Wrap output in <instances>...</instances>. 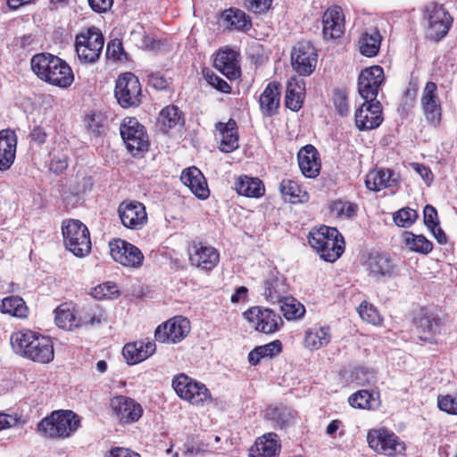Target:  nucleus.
I'll list each match as a JSON object with an SVG mask.
<instances>
[{"label": "nucleus", "mask_w": 457, "mask_h": 457, "mask_svg": "<svg viewBox=\"0 0 457 457\" xmlns=\"http://www.w3.org/2000/svg\"><path fill=\"white\" fill-rule=\"evenodd\" d=\"M11 345L20 356L38 363H49L54 360V344L49 337L30 329H21L11 335Z\"/></svg>", "instance_id": "1"}, {"label": "nucleus", "mask_w": 457, "mask_h": 457, "mask_svg": "<svg viewBox=\"0 0 457 457\" xmlns=\"http://www.w3.org/2000/svg\"><path fill=\"white\" fill-rule=\"evenodd\" d=\"M33 72L42 80L60 87L71 85L74 76L68 63L49 53L35 54L30 61Z\"/></svg>", "instance_id": "2"}, {"label": "nucleus", "mask_w": 457, "mask_h": 457, "mask_svg": "<svg viewBox=\"0 0 457 457\" xmlns=\"http://www.w3.org/2000/svg\"><path fill=\"white\" fill-rule=\"evenodd\" d=\"M80 426V418L70 410L54 411L37 424V430L42 436L53 438L71 436Z\"/></svg>", "instance_id": "3"}, {"label": "nucleus", "mask_w": 457, "mask_h": 457, "mask_svg": "<svg viewBox=\"0 0 457 457\" xmlns=\"http://www.w3.org/2000/svg\"><path fill=\"white\" fill-rule=\"evenodd\" d=\"M62 233L67 250L77 257H84L91 251L90 233L87 227L79 220L62 222Z\"/></svg>", "instance_id": "4"}, {"label": "nucleus", "mask_w": 457, "mask_h": 457, "mask_svg": "<svg viewBox=\"0 0 457 457\" xmlns=\"http://www.w3.org/2000/svg\"><path fill=\"white\" fill-rule=\"evenodd\" d=\"M104 45V38L101 30L94 26L76 36V52L80 62L84 63L96 62L100 57Z\"/></svg>", "instance_id": "5"}, {"label": "nucleus", "mask_w": 457, "mask_h": 457, "mask_svg": "<svg viewBox=\"0 0 457 457\" xmlns=\"http://www.w3.org/2000/svg\"><path fill=\"white\" fill-rule=\"evenodd\" d=\"M172 387L181 399L193 405H204L212 401V395L205 385L184 373L177 375L172 379Z\"/></svg>", "instance_id": "6"}, {"label": "nucleus", "mask_w": 457, "mask_h": 457, "mask_svg": "<svg viewBox=\"0 0 457 457\" xmlns=\"http://www.w3.org/2000/svg\"><path fill=\"white\" fill-rule=\"evenodd\" d=\"M114 96L124 109L139 106L142 103V88L138 78L131 72L120 74L116 79Z\"/></svg>", "instance_id": "7"}, {"label": "nucleus", "mask_w": 457, "mask_h": 457, "mask_svg": "<svg viewBox=\"0 0 457 457\" xmlns=\"http://www.w3.org/2000/svg\"><path fill=\"white\" fill-rule=\"evenodd\" d=\"M424 19L427 22L425 30L427 37L436 42L446 36L453 23V18L449 12L443 5L435 3L426 5Z\"/></svg>", "instance_id": "8"}, {"label": "nucleus", "mask_w": 457, "mask_h": 457, "mask_svg": "<svg viewBox=\"0 0 457 457\" xmlns=\"http://www.w3.org/2000/svg\"><path fill=\"white\" fill-rule=\"evenodd\" d=\"M120 136L128 151L137 156L148 150L149 142L145 127L135 117H127L120 127Z\"/></svg>", "instance_id": "9"}, {"label": "nucleus", "mask_w": 457, "mask_h": 457, "mask_svg": "<svg viewBox=\"0 0 457 457\" xmlns=\"http://www.w3.org/2000/svg\"><path fill=\"white\" fill-rule=\"evenodd\" d=\"M367 441L369 446L379 454L395 456L403 454L406 450L404 442L385 428L370 429L367 435Z\"/></svg>", "instance_id": "10"}, {"label": "nucleus", "mask_w": 457, "mask_h": 457, "mask_svg": "<svg viewBox=\"0 0 457 457\" xmlns=\"http://www.w3.org/2000/svg\"><path fill=\"white\" fill-rule=\"evenodd\" d=\"M384 82L385 74L381 66L374 65L365 68L358 78V92L364 100L375 101Z\"/></svg>", "instance_id": "11"}, {"label": "nucleus", "mask_w": 457, "mask_h": 457, "mask_svg": "<svg viewBox=\"0 0 457 457\" xmlns=\"http://www.w3.org/2000/svg\"><path fill=\"white\" fill-rule=\"evenodd\" d=\"M292 66L301 76H310L315 70L318 54L310 41H301L291 53Z\"/></svg>", "instance_id": "12"}, {"label": "nucleus", "mask_w": 457, "mask_h": 457, "mask_svg": "<svg viewBox=\"0 0 457 457\" xmlns=\"http://www.w3.org/2000/svg\"><path fill=\"white\" fill-rule=\"evenodd\" d=\"M245 320L254 324L257 331L272 334L279 329L284 324L280 315L268 308L254 306L243 313Z\"/></svg>", "instance_id": "13"}, {"label": "nucleus", "mask_w": 457, "mask_h": 457, "mask_svg": "<svg viewBox=\"0 0 457 457\" xmlns=\"http://www.w3.org/2000/svg\"><path fill=\"white\" fill-rule=\"evenodd\" d=\"M189 331V320L182 316H176L159 325L154 331V337L160 343L176 344L182 341Z\"/></svg>", "instance_id": "14"}, {"label": "nucleus", "mask_w": 457, "mask_h": 457, "mask_svg": "<svg viewBox=\"0 0 457 457\" xmlns=\"http://www.w3.org/2000/svg\"><path fill=\"white\" fill-rule=\"evenodd\" d=\"M110 253L113 260L123 266L139 268L143 264L144 255L136 245L120 238L109 243Z\"/></svg>", "instance_id": "15"}, {"label": "nucleus", "mask_w": 457, "mask_h": 457, "mask_svg": "<svg viewBox=\"0 0 457 457\" xmlns=\"http://www.w3.org/2000/svg\"><path fill=\"white\" fill-rule=\"evenodd\" d=\"M420 104L428 124L437 127L441 122L442 106L437 92V86L433 81L426 83L422 92Z\"/></svg>", "instance_id": "16"}, {"label": "nucleus", "mask_w": 457, "mask_h": 457, "mask_svg": "<svg viewBox=\"0 0 457 457\" xmlns=\"http://www.w3.org/2000/svg\"><path fill=\"white\" fill-rule=\"evenodd\" d=\"M187 252L191 265L203 270H212L220 260L219 252L203 242L192 241Z\"/></svg>", "instance_id": "17"}, {"label": "nucleus", "mask_w": 457, "mask_h": 457, "mask_svg": "<svg viewBox=\"0 0 457 457\" xmlns=\"http://www.w3.org/2000/svg\"><path fill=\"white\" fill-rule=\"evenodd\" d=\"M369 277L378 281L389 278L397 274V266L394 260L386 253H370L365 262Z\"/></svg>", "instance_id": "18"}, {"label": "nucleus", "mask_w": 457, "mask_h": 457, "mask_svg": "<svg viewBox=\"0 0 457 457\" xmlns=\"http://www.w3.org/2000/svg\"><path fill=\"white\" fill-rule=\"evenodd\" d=\"M119 217L124 227L139 229L147 221L145 207L137 201H123L118 207Z\"/></svg>", "instance_id": "19"}, {"label": "nucleus", "mask_w": 457, "mask_h": 457, "mask_svg": "<svg viewBox=\"0 0 457 457\" xmlns=\"http://www.w3.org/2000/svg\"><path fill=\"white\" fill-rule=\"evenodd\" d=\"M383 121L382 105L379 101L365 102L355 112V124L360 130L378 128Z\"/></svg>", "instance_id": "20"}, {"label": "nucleus", "mask_w": 457, "mask_h": 457, "mask_svg": "<svg viewBox=\"0 0 457 457\" xmlns=\"http://www.w3.org/2000/svg\"><path fill=\"white\" fill-rule=\"evenodd\" d=\"M286 278L277 269L270 270L263 281L262 295L270 303L282 302L288 295Z\"/></svg>", "instance_id": "21"}, {"label": "nucleus", "mask_w": 457, "mask_h": 457, "mask_svg": "<svg viewBox=\"0 0 457 457\" xmlns=\"http://www.w3.org/2000/svg\"><path fill=\"white\" fill-rule=\"evenodd\" d=\"M111 406L120 421L127 424L137 421L143 415L141 404L125 395L113 397L111 400Z\"/></svg>", "instance_id": "22"}, {"label": "nucleus", "mask_w": 457, "mask_h": 457, "mask_svg": "<svg viewBox=\"0 0 457 457\" xmlns=\"http://www.w3.org/2000/svg\"><path fill=\"white\" fill-rule=\"evenodd\" d=\"M324 38H339L345 31V16L340 6L328 8L323 14Z\"/></svg>", "instance_id": "23"}, {"label": "nucleus", "mask_w": 457, "mask_h": 457, "mask_svg": "<svg viewBox=\"0 0 457 457\" xmlns=\"http://www.w3.org/2000/svg\"><path fill=\"white\" fill-rule=\"evenodd\" d=\"M298 165L302 173L307 178L319 176L321 163L320 154L312 145H306L302 147L297 154Z\"/></svg>", "instance_id": "24"}, {"label": "nucleus", "mask_w": 457, "mask_h": 457, "mask_svg": "<svg viewBox=\"0 0 457 457\" xmlns=\"http://www.w3.org/2000/svg\"><path fill=\"white\" fill-rule=\"evenodd\" d=\"M180 179L197 198L205 200L209 197L210 190L206 179L198 168L192 166L185 169Z\"/></svg>", "instance_id": "25"}, {"label": "nucleus", "mask_w": 457, "mask_h": 457, "mask_svg": "<svg viewBox=\"0 0 457 457\" xmlns=\"http://www.w3.org/2000/svg\"><path fill=\"white\" fill-rule=\"evenodd\" d=\"M281 445L276 433L270 432L259 436L249 450V457H278Z\"/></svg>", "instance_id": "26"}, {"label": "nucleus", "mask_w": 457, "mask_h": 457, "mask_svg": "<svg viewBox=\"0 0 457 457\" xmlns=\"http://www.w3.org/2000/svg\"><path fill=\"white\" fill-rule=\"evenodd\" d=\"M399 181V174L391 169L383 168L370 171L365 179L367 188L376 192L397 186Z\"/></svg>", "instance_id": "27"}, {"label": "nucleus", "mask_w": 457, "mask_h": 457, "mask_svg": "<svg viewBox=\"0 0 457 457\" xmlns=\"http://www.w3.org/2000/svg\"><path fill=\"white\" fill-rule=\"evenodd\" d=\"M17 136L13 130L0 131V170L10 169L15 159Z\"/></svg>", "instance_id": "28"}, {"label": "nucleus", "mask_w": 457, "mask_h": 457, "mask_svg": "<svg viewBox=\"0 0 457 457\" xmlns=\"http://www.w3.org/2000/svg\"><path fill=\"white\" fill-rule=\"evenodd\" d=\"M237 56V52L230 49L219 51L214 58L213 66L228 79H236L241 73Z\"/></svg>", "instance_id": "29"}, {"label": "nucleus", "mask_w": 457, "mask_h": 457, "mask_svg": "<svg viewBox=\"0 0 457 457\" xmlns=\"http://www.w3.org/2000/svg\"><path fill=\"white\" fill-rule=\"evenodd\" d=\"M417 332L420 340L432 342L440 332L441 320L432 312H422L415 318Z\"/></svg>", "instance_id": "30"}, {"label": "nucleus", "mask_w": 457, "mask_h": 457, "mask_svg": "<svg viewBox=\"0 0 457 457\" xmlns=\"http://www.w3.org/2000/svg\"><path fill=\"white\" fill-rule=\"evenodd\" d=\"M156 345L154 342L143 341L126 344L122 349V353L127 363L133 365L141 362L154 353Z\"/></svg>", "instance_id": "31"}, {"label": "nucleus", "mask_w": 457, "mask_h": 457, "mask_svg": "<svg viewBox=\"0 0 457 457\" xmlns=\"http://www.w3.org/2000/svg\"><path fill=\"white\" fill-rule=\"evenodd\" d=\"M345 250V240L339 231L335 228L330 230V236L324 246L320 247L316 252L320 257L326 262L337 261Z\"/></svg>", "instance_id": "32"}, {"label": "nucleus", "mask_w": 457, "mask_h": 457, "mask_svg": "<svg viewBox=\"0 0 457 457\" xmlns=\"http://www.w3.org/2000/svg\"><path fill=\"white\" fill-rule=\"evenodd\" d=\"M280 85L270 82L260 96L259 103L262 112L268 117L277 113L280 101Z\"/></svg>", "instance_id": "33"}, {"label": "nucleus", "mask_w": 457, "mask_h": 457, "mask_svg": "<svg viewBox=\"0 0 457 457\" xmlns=\"http://www.w3.org/2000/svg\"><path fill=\"white\" fill-rule=\"evenodd\" d=\"M216 129L221 135L220 151L224 153H231L238 148V132L237 122L233 119H229L228 122H218Z\"/></svg>", "instance_id": "34"}, {"label": "nucleus", "mask_w": 457, "mask_h": 457, "mask_svg": "<svg viewBox=\"0 0 457 457\" xmlns=\"http://www.w3.org/2000/svg\"><path fill=\"white\" fill-rule=\"evenodd\" d=\"M305 83L303 79L292 78L287 86L285 104L291 111H299L303 103Z\"/></svg>", "instance_id": "35"}, {"label": "nucleus", "mask_w": 457, "mask_h": 457, "mask_svg": "<svg viewBox=\"0 0 457 457\" xmlns=\"http://www.w3.org/2000/svg\"><path fill=\"white\" fill-rule=\"evenodd\" d=\"M221 16L230 30L247 32L252 29L253 23L250 16L238 8L231 7L225 10Z\"/></svg>", "instance_id": "36"}, {"label": "nucleus", "mask_w": 457, "mask_h": 457, "mask_svg": "<svg viewBox=\"0 0 457 457\" xmlns=\"http://www.w3.org/2000/svg\"><path fill=\"white\" fill-rule=\"evenodd\" d=\"M78 327L100 324L104 312L96 302L87 303L75 308Z\"/></svg>", "instance_id": "37"}, {"label": "nucleus", "mask_w": 457, "mask_h": 457, "mask_svg": "<svg viewBox=\"0 0 457 457\" xmlns=\"http://www.w3.org/2000/svg\"><path fill=\"white\" fill-rule=\"evenodd\" d=\"M237 192L246 197H260L265 192L262 181L258 178L240 177L235 183Z\"/></svg>", "instance_id": "38"}, {"label": "nucleus", "mask_w": 457, "mask_h": 457, "mask_svg": "<svg viewBox=\"0 0 457 457\" xmlns=\"http://www.w3.org/2000/svg\"><path fill=\"white\" fill-rule=\"evenodd\" d=\"M381 35L377 29L364 32L359 40L360 53L367 57L378 54L381 44Z\"/></svg>", "instance_id": "39"}, {"label": "nucleus", "mask_w": 457, "mask_h": 457, "mask_svg": "<svg viewBox=\"0 0 457 457\" xmlns=\"http://www.w3.org/2000/svg\"><path fill=\"white\" fill-rule=\"evenodd\" d=\"M330 342L328 327H314L307 329L304 336L305 346L310 349H319Z\"/></svg>", "instance_id": "40"}, {"label": "nucleus", "mask_w": 457, "mask_h": 457, "mask_svg": "<svg viewBox=\"0 0 457 457\" xmlns=\"http://www.w3.org/2000/svg\"><path fill=\"white\" fill-rule=\"evenodd\" d=\"M162 129L166 132L177 125H183L184 118L182 112L176 105H168L163 108L158 119Z\"/></svg>", "instance_id": "41"}, {"label": "nucleus", "mask_w": 457, "mask_h": 457, "mask_svg": "<svg viewBox=\"0 0 457 457\" xmlns=\"http://www.w3.org/2000/svg\"><path fill=\"white\" fill-rule=\"evenodd\" d=\"M265 417L280 428L290 425L295 418L294 411L287 406H270L266 409Z\"/></svg>", "instance_id": "42"}, {"label": "nucleus", "mask_w": 457, "mask_h": 457, "mask_svg": "<svg viewBox=\"0 0 457 457\" xmlns=\"http://www.w3.org/2000/svg\"><path fill=\"white\" fill-rule=\"evenodd\" d=\"M0 311L17 318L28 316V307L24 300L20 296H8L2 300Z\"/></svg>", "instance_id": "43"}, {"label": "nucleus", "mask_w": 457, "mask_h": 457, "mask_svg": "<svg viewBox=\"0 0 457 457\" xmlns=\"http://www.w3.org/2000/svg\"><path fill=\"white\" fill-rule=\"evenodd\" d=\"M348 402L353 408L375 409L378 405V394L375 396L368 390H359L349 396Z\"/></svg>", "instance_id": "44"}, {"label": "nucleus", "mask_w": 457, "mask_h": 457, "mask_svg": "<svg viewBox=\"0 0 457 457\" xmlns=\"http://www.w3.org/2000/svg\"><path fill=\"white\" fill-rule=\"evenodd\" d=\"M403 240L413 252L428 254L433 250V243L423 235H415L411 231H405Z\"/></svg>", "instance_id": "45"}, {"label": "nucleus", "mask_w": 457, "mask_h": 457, "mask_svg": "<svg viewBox=\"0 0 457 457\" xmlns=\"http://www.w3.org/2000/svg\"><path fill=\"white\" fill-rule=\"evenodd\" d=\"M279 191L285 201L292 204L303 202L302 188L295 180L285 179L279 184Z\"/></svg>", "instance_id": "46"}, {"label": "nucleus", "mask_w": 457, "mask_h": 457, "mask_svg": "<svg viewBox=\"0 0 457 457\" xmlns=\"http://www.w3.org/2000/svg\"><path fill=\"white\" fill-rule=\"evenodd\" d=\"M279 303H281V312H283L285 318L288 320L299 319L303 316L305 312L304 306L292 296H288V295L286 296V298H283L282 302Z\"/></svg>", "instance_id": "47"}, {"label": "nucleus", "mask_w": 457, "mask_h": 457, "mask_svg": "<svg viewBox=\"0 0 457 457\" xmlns=\"http://www.w3.org/2000/svg\"><path fill=\"white\" fill-rule=\"evenodd\" d=\"M54 320L59 328L64 329L71 330L73 328H78L75 308L71 311L64 309L62 306L58 307L55 312Z\"/></svg>", "instance_id": "48"}, {"label": "nucleus", "mask_w": 457, "mask_h": 457, "mask_svg": "<svg viewBox=\"0 0 457 457\" xmlns=\"http://www.w3.org/2000/svg\"><path fill=\"white\" fill-rule=\"evenodd\" d=\"M335 228L321 226L320 228L312 230L309 233L308 242L310 245L316 251L326 245L330 230Z\"/></svg>", "instance_id": "49"}, {"label": "nucleus", "mask_w": 457, "mask_h": 457, "mask_svg": "<svg viewBox=\"0 0 457 457\" xmlns=\"http://www.w3.org/2000/svg\"><path fill=\"white\" fill-rule=\"evenodd\" d=\"M418 218V212L409 207L403 208L394 213L395 223L402 228H410Z\"/></svg>", "instance_id": "50"}, {"label": "nucleus", "mask_w": 457, "mask_h": 457, "mask_svg": "<svg viewBox=\"0 0 457 457\" xmlns=\"http://www.w3.org/2000/svg\"><path fill=\"white\" fill-rule=\"evenodd\" d=\"M358 312L360 317L368 323L372 325H378L381 323V317L378 310L367 302H363L358 307Z\"/></svg>", "instance_id": "51"}, {"label": "nucleus", "mask_w": 457, "mask_h": 457, "mask_svg": "<svg viewBox=\"0 0 457 457\" xmlns=\"http://www.w3.org/2000/svg\"><path fill=\"white\" fill-rule=\"evenodd\" d=\"M333 103L337 112L343 117L349 113L348 97L346 93L339 88L334 90Z\"/></svg>", "instance_id": "52"}, {"label": "nucleus", "mask_w": 457, "mask_h": 457, "mask_svg": "<svg viewBox=\"0 0 457 457\" xmlns=\"http://www.w3.org/2000/svg\"><path fill=\"white\" fill-rule=\"evenodd\" d=\"M357 210L354 204L344 201H336L331 204V212L338 217L350 218Z\"/></svg>", "instance_id": "53"}, {"label": "nucleus", "mask_w": 457, "mask_h": 457, "mask_svg": "<svg viewBox=\"0 0 457 457\" xmlns=\"http://www.w3.org/2000/svg\"><path fill=\"white\" fill-rule=\"evenodd\" d=\"M106 56L107 58H112L118 61L127 59L126 53L120 39H112L107 44Z\"/></svg>", "instance_id": "54"}, {"label": "nucleus", "mask_w": 457, "mask_h": 457, "mask_svg": "<svg viewBox=\"0 0 457 457\" xmlns=\"http://www.w3.org/2000/svg\"><path fill=\"white\" fill-rule=\"evenodd\" d=\"M204 78L208 84H210L215 89L223 93H230L231 87L228 85V83L216 75L214 72L207 71L204 72Z\"/></svg>", "instance_id": "55"}, {"label": "nucleus", "mask_w": 457, "mask_h": 457, "mask_svg": "<svg viewBox=\"0 0 457 457\" xmlns=\"http://www.w3.org/2000/svg\"><path fill=\"white\" fill-rule=\"evenodd\" d=\"M273 0H245V7L255 14L266 12L271 6Z\"/></svg>", "instance_id": "56"}, {"label": "nucleus", "mask_w": 457, "mask_h": 457, "mask_svg": "<svg viewBox=\"0 0 457 457\" xmlns=\"http://www.w3.org/2000/svg\"><path fill=\"white\" fill-rule=\"evenodd\" d=\"M148 84L157 90H165L170 85V79L162 72H152L148 75Z\"/></svg>", "instance_id": "57"}, {"label": "nucleus", "mask_w": 457, "mask_h": 457, "mask_svg": "<svg viewBox=\"0 0 457 457\" xmlns=\"http://www.w3.org/2000/svg\"><path fill=\"white\" fill-rule=\"evenodd\" d=\"M112 295H119L118 287L113 282H106L95 288L96 298L112 297Z\"/></svg>", "instance_id": "58"}, {"label": "nucleus", "mask_w": 457, "mask_h": 457, "mask_svg": "<svg viewBox=\"0 0 457 457\" xmlns=\"http://www.w3.org/2000/svg\"><path fill=\"white\" fill-rule=\"evenodd\" d=\"M437 404L441 411L457 415V397L449 395L439 397Z\"/></svg>", "instance_id": "59"}, {"label": "nucleus", "mask_w": 457, "mask_h": 457, "mask_svg": "<svg viewBox=\"0 0 457 457\" xmlns=\"http://www.w3.org/2000/svg\"><path fill=\"white\" fill-rule=\"evenodd\" d=\"M263 358L273 357L282 351V343L279 340H274L269 344L256 346Z\"/></svg>", "instance_id": "60"}, {"label": "nucleus", "mask_w": 457, "mask_h": 457, "mask_svg": "<svg viewBox=\"0 0 457 457\" xmlns=\"http://www.w3.org/2000/svg\"><path fill=\"white\" fill-rule=\"evenodd\" d=\"M423 220L428 228L437 227L439 225V220L436 209L430 204H427L423 210Z\"/></svg>", "instance_id": "61"}, {"label": "nucleus", "mask_w": 457, "mask_h": 457, "mask_svg": "<svg viewBox=\"0 0 457 457\" xmlns=\"http://www.w3.org/2000/svg\"><path fill=\"white\" fill-rule=\"evenodd\" d=\"M353 375L360 385L370 384L376 378L375 372L365 368L356 369Z\"/></svg>", "instance_id": "62"}, {"label": "nucleus", "mask_w": 457, "mask_h": 457, "mask_svg": "<svg viewBox=\"0 0 457 457\" xmlns=\"http://www.w3.org/2000/svg\"><path fill=\"white\" fill-rule=\"evenodd\" d=\"M68 167L67 157L63 154L54 155L50 162V170L55 174L63 172Z\"/></svg>", "instance_id": "63"}, {"label": "nucleus", "mask_w": 457, "mask_h": 457, "mask_svg": "<svg viewBox=\"0 0 457 457\" xmlns=\"http://www.w3.org/2000/svg\"><path fill=\"white\" fill-rule=\"evenodd\" d=\"M91 9L97 13L106 12L113 4V0H88Z\"/></svg>", "instance_id": "64"}]
</instances>
